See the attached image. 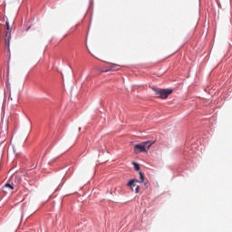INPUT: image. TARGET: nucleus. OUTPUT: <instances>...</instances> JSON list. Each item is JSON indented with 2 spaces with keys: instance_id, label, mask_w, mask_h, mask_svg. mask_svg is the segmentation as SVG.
<instances>
[{
  "instance_id": "1",
  "label": "nucleus",
  "mask_w": 232,
  "mask_h": 232,
  "mask_svg": "<svg viewBox=\"0 0 232 232\" xmlns=\"http://www.w3.org/2000/svg\"><path fill=\"white\" fill-rule=\"evenodd\" d=\"M153 143H150V141H143L141 144H136L134 146V151L135 153H146L150 148H151Z\"/></svg>"
},
{
  "instance_id": "2",
  "label": "nucleus",
  "mask_w": 232,
  "mask_h": 232,
  "mask_svg": "<svg viewBox=\"0 0 232 232\" xmlns=\"http://www.w3.org/2000/svg\"><path fill=\"white\" fill-rule=\"evenodd\" d=\"M153 92H155V95H158L160 99H168L171 93H173V90L171 89H155L153 88Z\"/></svg>"
},
{
  "instance_id": "3",
  "label": "nucleus",
  "mask_w": 232,
  "mask_h": 232,
  "mask_svg": "<svg viewBox=\"0 0 232 232\" xmlns=\"http://www.w3.org/2000/svg\"><path fill=\"white\" fill-rule=\"evenodd\" d=\"M137 182H139V179H133L127 183V186H129V188H130L131 189L135 188V193H139V189H140V187L137 185Z\"/></svg>"
},
{
  "instance_id": "4",
  "label": "nucleus",
  "mask_w": 232,
  "mask_h": 232,
  "mask_svg": "<svg viewBox=\"0 0 232 232\" xmlns=\"http://www.w3.org/2000/svg\"><path fill=\"white\" fill-rule=\"evenodd\" d=\"M5 188H6L7 189H10L11 191H14V189H17V185L14 183H6L5 185Z\"/></svg>"
},
{
  "instance_id": "5",
  "label": "nucleus",
  "mask_w": 232,
  "mask_h": 232,
  "mask_svg": "<svg viewBox=\"0 0 232 232\" xmlns=\"http://www.w3.org/2000/svg\"><path fill=\"white\" fill-rule=\"evenodd\" d=\"M5 45L10 46V34L8 32L5 33Z\"/></svg>"
},
{
  "instance_id": "6",
  "label": "nucleus",
  "mask_w": 232,
  "mask_h": 232,
  "mask_svg": "<svg viewBox=\"0 0 232 232\" xmlns=\"http://www.w3.org/2000/svg\"><path fill=\"white\" fill-rule=\"evenodd\" d=\"M132 164H133L134 169H135L136 171H140V166L139 165V163L133 161Z\"/></svg>"
},
{
  "instance_id": "7",
  "label": "nucleus",
  "mask_w": 232,
  "mask_h": 232,
  "mask_svg": "<svg viewBox=\"0 0 232 232\" xmlns=\"http://www.w3.org/2000/svg\"><path fill=\"white\" fill-rule=\"evenodd\" d=\"M139 175H140V182H144V174H142V172H139Z\"/></svg>"
},
{
  "instance_id": "8",
  "label": "nucleus",
  "mask_w": 232,
  "mask_h": 232,
  "mask_svg": "<svg viewBox=\"0 0 232 232\" xmlns=\"http://www.w3.org/2000/svg\"><path fill=\"white\" fill-rule=\"evenodd\" d=\"M5 26H6V30H10V22L5 21Z\"/></svg>"
}]
</instances>
